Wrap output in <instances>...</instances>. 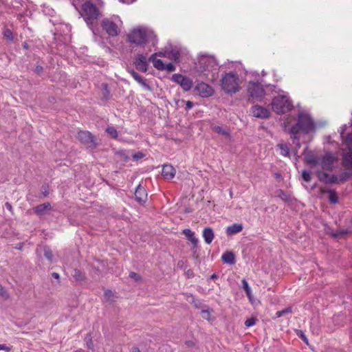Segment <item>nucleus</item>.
<instances>
[{"label": "nucleus", "instance_id": "obj_1", "mask_svg": "<svg viewBox=\"0 0 352 352\" xmlns=\"http://www.w3.org/2000/svg\"><path fill=\"white\" fill-rule=\"evenodd\" d=\"M314 129V122L311 116L308 114L299 113L298 115L297 122L291 128L289 133L291 138L294 140L300 139L298 134L302 132L305 134L309 133Z\"/></svg>", "mask_w": 352, "mask_h": 352}, {"label": "nucleus", "instance_id": "obj_2", "mask_svg": "<svg viewBox=\"0 0 352 352\" xmlns=\"http://www.w3.org/2000/svg\"><path fill=\"white\" fill-rule=\"evenodd\" d=\"M155 37L153 31L144 28H138L127 35V40L137 46H142L149 41L153 43Z\"/></svg>", "mask_w": 352, "mask_h": 352}, {"label": "nucleus", "instance_id": "obj_3", "mask_svg": "<svg viewBox=\"0 0 352 352\" xmlns=\"http://www.w3.org/2000/svg\"><path fill=\"white\" fill-rule=\"evenodd\" d=\"M272 110L277 114L289 112L293 107L292 101L285 96H278L272 102Z\"/></svg>", "mask_w": 352, "mask_h": 352}, {"label": "nucleus", "instance_id": "obj_4", "mask_svg": "<svg viewBox=\"0 0 352 352\" xmlns=\"http://www.w3.org/2000/svg\"><path fill=\"white\" fill-rule=\"evenodd\" d=\"M238 81L237 75L228 73L221 79V88L227 94H235L239 90Z\"/></svg>", "mask_w": 352, "mask_h": 352}, {"label": "nucleus", "instance_id": "obj_5", "mask_svg": "<svg viewBox=\"0 0 352 352\" xmlns=\"http://www.w3.org/2000/svg\"><path fill=\"white\" fill-rule=\"evenodd\" d=\"M82 16L87 24H92L99 16L98 8L91 1H86L82 6Z\"/></svg>", "mask_w": 352, "mask_h": 352}, {"label": "nucleus", "instance_id": "obj_6", "mask_svg": "<svg viewBox=\"0 0 352 352\" xmlns=\"http://www.w3.org/2000/svg\"><path fill=\"white\" fill-rule=\"evenodd\" d=\"M76 138L87 148L94 149L99 144L96 137L89 131H79Z\"/></svg>", "mask_w": 352, "mask_h": 352}, {"label": "nucleus", "instance_id": "obj_7", "mask_svg": "<svg viewBox=\"0 0 352 352\" xmlns=\"http://www.w3.org/2000/svg\"><path fill=\"white\" fill-rule=\"evenodd\" d=\"M248 92L250 97L257 100H261L265 95V90L259 82H250Z\"/></svg>", "mask_w": 352, "mask_h": 352}, {"label": "nucleus", "instance_id": "obj_8", "mask_svg": "<svg viewBox=\"0 0 352 352\" xmlns=\"http://www.w3.org/2000/svg\"><path fill=\"white\" fill-rule=\"evenodd\" d=\"M171 80L179 84L185 91L190 90L192 87V80L180 74H174L171 77Z\"/></svg>", "mask_w": 352, "mask_h": 352}, {"label": "nucleus", "instance_id": "obj_9", "mask_svg": "<svg viewBox=\"0 0 352 352\" xmlns=\"http://www.w3.org/2000/svg\"><path fill=\"white\" fill-rule=\"evenodd\" d=\"M199 65L202 72L218 69V63L214 56L204 57L199 61Z\"/></svg>", "mask_w": 352, "mask_h": 352}, {"label": "nucleus", "instance_id": "obj_10", "mask_svg": "<svg viewBox=\"0 0 352 352\" xmlns=\"http://www.w3.org/2000/svg\"><path fill=\"white\" fill-rule=\"evenodd\" d=\"M151 60L147 59L146 55L143 54H138L134 58L133 64L138 71L145 73L148 70V63Z\"/></svg>", "mask_w": 352, "mask_h": 352}, {"label": "nucleus", "instance_id": "obj_11", "mask_svg": "<svg viewBox=\"0 0 352 352\" xmlns=\"http://www.w3.org/2000/svg\"><path fill=\"white\" fill-rule=\"evenodd\" d=\"M336 162L337 157H336L333 153L328 152L322 157L320 165L323 170L331 171L333 169L334 163Z\"/></svg>", "mask_w": 352, "mask_h": 352}, {"label": "nucleus", "instance_id": "obj_12", "mask_svg": "<svg viewBox=\"0 0 352 352\" xmlns=\"http://www.w3.org/2000/svg\"><path fill=\"white\" fill-rule=\"evenodd\" d=\"M102 28L110 36H116L119 33V29L116 23L109 19H104L102 21Z\"/></svg>", "mask_w": 352, "mask_h": 352}, {"label": "nucleus", "instance_id": "obj_13", "mask_svg": "<svg viewBox=\"0 0 352 352\" xmlns=\"http://www.w3.org/2000/svg\"><path fill=\"white\" fill-rule=\"evenodd\" d=\"M159 55L166 56L173 60H177L180 57V51L177 47L169 45L165 47L164 53H160Z\"/></svg>", "mask_w": 352, "mask_h": 352}, {"label": "nucleus", "instance_id": "obj_14", "mask_svg": "<svg viewBox=\"0 0 352 352\" xmlns=\"http://www.w3.org/2000/svg\"><path fill=\"white\" fill-rule=\"evenodd\" d=\"M302 155H304V160L307 164L312 167H315L319 164L318 156L312 151L309 150L307 146L303 151Z\"/></svg>", "mask_w": 352, "mask_h": 352}, {"label": "nucleus", "instance_id": "obj_15", "mask_svg": "<svg viewBox=\"0 0 352 352\" xmlns=\"http://www.w3.org/2000/svg\"><path fill=\"white\" fill-rule=\"evenodd\" d=\"M195 90L198 92L199 95L203 98L211 96L214 93L212 87L203 82L198 83L195 86Z\"/></svg>", "mask_w": 352, "mask_h": 352}, {"label": "nucleus", "instance_id": "obj_16", "mask_svg": "<svg viewBox=\"0 0 352 352\" xmlns=\"http://www.w3.org/2000/svg\"><path fill=\"white\" fill-rule=\"evenodd\" d=\"M251 112L254 117L259 118H267L270 114L267 109L259 105H254L251 109Z\"/></svg>", "mask_w": 352, "mask_h": 352}, {"label": "nucleus", "instance_id": "obj_17", "mask_svg": "<svg viewBox=\"0 0 352 352\" xmlns=\"http://www.w3.org/2000/svg\"><path fill=\"white\" fill-rule=\"evenodd\" d=\"M317 175L319 180L325 184H336L338 180V177L336 175H329L325 172L318 171Z\"/></svg>", "mask_w": 352, "mask_h": 352}, {"label": "nucleus", "instance_id": "obj_18", "mask_svg": "<svg viewBox=\"0 0 352 352\" xmlns=\"http://www.w3.org/2000/svg\"><path fill=\"white\" fill-rule=\"evenodd\" d=\"M126 70L133 76V78L144 88L148 91L151 89L149 85L146 82V80L144 77L138 74V73H137L134 69L130 67H127Z\"/></svg>", "mask_w": 352, "mask_h": 352}, {"label": "nucleus", "instance_id": "obj_19", "mask_svg": "<svg viewBox=\"0 0 352 352\" xmlns=\"http://www.w3.org/2000/svg\"><path fill=\"white\" fill-rule=\"evenodd\" d=\"M135 199L140 204H144L147 200V193L144 187L138 185L135 192Z\"/></svg>", "mask_w": 352, "mask_h": 352}, {"label": "nucleus", "instance_id": "obj_20", "mask_svg": "<svg viewBox=\"0 0 352 352\" xmlns=\"http://www.w3.org/2000/svg\"><path fill=\"white\" fill-rule=\"evenodd\" d=\"M175 168L170 164H166L162 167V175L166 179H173L175 175Z\"/></svg>", "mask_w": 352, "mask_h": 352}, {"label": "nucleus", "instance_id": "obj_21", "mask_svg": "<svg viewBox=\"0 0 352 352\" xmlns=\"http://www.w3.org/2000/svg\"><path fill=\"white\" fill-rule=\"evenodd\" d=\"M243 229V226L242 223H234L231 226L227 227L226 233L227 236H232L239 232H241Z\"/></svg>", "mask_w": 352, "mask_h": 352}, {"label": "nucleus", "instance_id": "obj_22", "mask_svg": "<svg viewBox=\"0 0 352 352\" xmlns=\"http://www.w3.org/2000/svg\"><path fill=\"white\" fill-rule=\"evenodd\" d=\"M202 236L207 244H210L214 239V234L213 230L210 227L204 229Z\"/></svg>", "mask_w": 352, "mask_h": 352}, {"label": "nucleus", "instance_id": "obj_23", "mask_svg": "<svg viewBox=\"0 0 352 352\" xmlns=\"http://www.w3.org/2000/svg\"><path fill=\"white\" fill-rule=\"evenodd\" d=\"M221 259L223 263L234 265L236 263L235 255L232 252L227 251L223 254Z\"/></svg>", "mask_w": 352, "mask_h": 352}, {"label": "nucleus", "instance_id": "obj_24", "mask_svg": "<svg viewBox=\"0 0 352 352\" xmlns=\"http://www.w3.org/2000/svg\"><path fill=\"white\" fill-rule=\"evenodd\" d=\"M342 165L346 169H352V153L348 152L343 155Z\"/></svg>", "mask_w": 352, "mask_h": 352}, {"label": "nucleus", "instance_id": "obj_25", "mask_svg": "<svg viewBox=\"0 0 352 352\" xmlns=\"http://www.w3.org/2000/svg\"><path fill=\"white\" fill-rule=\"evenodd\" d=\"M155 55V54L151 55L149 57L148 60L153 62L154 67H155L157 69L160 71L165 70V64L163 63L162 60L154 58Z\"/></svg>", "mask_w": 352, "mask_h": 352}, {"label": "nucleus", "instance_id": "obj_26", "mask_svg": "<svg viewBox=\"0 0 352 352\" xmlns=\"http://www.w3.org/2000/svg\"><path fill=\"white\" fill-rule=\"evenodd\" d=\"M72 276L77 282H83L86 280V276L85 274L82 272L78 269H74L72 271Z\"/></svg>", "mask_w": 352, "mask_h": 352}, {"label": "nucleus", "instance_id": "obj_27", "mask_svg": "<svg viewBox=\"0 0 352 352\" xmlns=\"http://www.w3.org/2000/svg\"><path fill=\"white\" fill-rule=\"evenodd\" d=\"M280 150V154L285 157H290V151L287 144H278L277 145Z\"/></svg>", "mask_w": 352, "mask_h": 352}, {"label": "nucleus", "instance_id": "obj_28", "mask_svg": "<svg viewBox=\"0 0 352 352\" xmlns=\"http://www.w3.org/2000/svg\"><path fill=\"white\" fill-rule=\"evenodd\" d=\"M104 296L106 301L113 302L115 301L116 295L113 292L111 289H106L104 293Z\"/></svg>", "mask_w": 352, "mask_h": 352}, {"label": "nucleus", "instance_id": "obj_29", "mask_svg": "<svg viewBox=\"0 0 352 352\" xmlns=\"http://www.w3.org/2000/svg\"><path fill=\"white\" fill-rule=\"evenodd\" d=\"M277 197L281 199L284 201H289L291 200L290 195H288L283 190L279 189L276 192Z\"/></svg>", "mask_w": 352, "mask_h": 352}, {"label": "nucleus", "instance_id": "obj_30", "mask_svg": "<svg viewBox=\"0 0 352 352\" xmlns=\"http://www.w3.org/2000/svg\"><path fill=\"white\" fill-rule=\"evenodd\" d=\"M329 201L331 204H337L338 202V197L336 190H332L329 195Z\"/></svg>", "mask_w": 352, "mask_h": 352}, {"label": "nucleus", "instance_id": "obj_31", "mask_svg": "<svg viewBox=\"0 0 352 352\" xmlns=\"http://www.w3.org/2000/svg\"><path fill=\"white\" fill-rule=\"evenodd\" d=\"M344 144L350 151H352V132L347 134L346 136Z\"/></svg>", "mask_w": 352, "mask_h": 352}, {"label": "nucleus", "instance_id": "obj_32", "mask_svg": "<svg viewBox=\"0 0 352 352\" xmlns=\"http://www.w3.org/2000/svg\"><path fill=\"white\" fill-rule=\"evenodd\" d=\"M242 287L243 289L245 290L247 296L250 298L251 297V289L249 287L248 283L245 279L242 280Z\"/></svg>", "mask_w": 352, "mask_h": 352}, {"label": "nucleus", "instance_id": "obj_33", "mask_svg": "<svg viewBox=\"0 0 352 352\" xmlns=\"http://www.w3.org/2000/svg\"><path fill=\"white\" fill-rule=\"evenodd\" d=\"M106 131L113 138H116L118 137L117 130L113 126H108L106 129Z\"/></svg>", "mask_w": 352, "mask_h": 352}, {"label": "nucleus", "instance_id": "obj_34", "mask_svg": "<svg viewBox=\"0 0 352 352\" xmlns=\"http://www.w3.org/2000/svg\"><path fill=\"white\" fill-rule=\"evenodd\" d=\"M352 175L351 171H344L340 174L339 179L341 182H344L349 179Z\"/></svg>", "mask_w": 352, "mask_h": 352}, {"label": "nucleus", "instance_id": "obj_35", "mask_svg": "<svg viewBox=\"0 0 352 352\" xmlns=\"http://www.w3.org/2000/svg\"><path fill=\"white\" fill-rule=\"evenodd\" d=\"M311 173L309 170H304L302 172V177L303 180L305 181L306 182H311Z\"/></svg>", "mask_w": 352, "mask_h": 352}, {"label": "nucleus", "instance_id": "obj_36", "mask_svg": "<svg viewBox=\"0 0 352 352\" xmlns=\"http://www.w3.org/2000/svg\"><path fill=\"white\" fill-rule=\"evenodd\" d=\"M194 307L197 309H201L203 307H206V306L203 305L202 302L199 300H197L195 298L192 297V300L191 302Z\"/></svg>", "mask_w": 352, "mask_h": 352}, {"label": "nucleus", "instance_id": "obj_37", "mask_svg": "<svg viewBox=\"0 0 352 352\" xmlns=\"http://www.w3.org/2000/svg\"><path fill=\"white\" fill-rule=\"evenodd\" d=\"M297 336L301 338L307 344H308V339L307 336H305V333L300 329H297L296 331Z\"/></svg>", "mask_w": 352, "mask_h": 352}, {"label": "nucleus", "instance_id": "obj_38", "mask_svg": "<svg viewBox=\"0 0 352 352\" xmlns=\"http://www.w3.org/2000/svg\"><path fill=\"white\" fill-rule=\"evenodd\" d=\"M292 312V307H287L281 311H278L276 312V316L277 317H280L285 314H289V313H291Z\"/></svg>", "mask_w": 352, "mask_h": 352}, {"label": "nucleus", "instance_id": "obj_39", "mask_svg": "<svg viewBox=\"0 0 352 352\" xmlns=\"http://www.w3.org/2000/svg\"><path fill=\"white\" fill-rule=\"evenodd\" d=\"M182 233L188 238L190 241L192 238L195 237L194 232H192L190 229H184L182 231Z\"/></svg>", "mask_w": 352, "mask_h": 352}, {"label": "nucleus", "instance_id": "obj_40", "mask_svg": "<svg viewBox=\"0 0 352 352\" xmlns=\"http://www.w3.org/2000/svg\"><path fill=\"white\" fill-rule=\"evenodd\" d=\"M34 210L37 214L42 216L44 214V204L38 205Z\"/></svg>", "mask_w": 352, "mask_h": 352}, {"label": "nucleus", "instance_id": "obj_41", "mask_svg": "<svg viewBox=\"0 0 352 352\" xmlns=\"http://www.w3.org/2000/svg\"><path fill=\"white\" fill-rule=\"evenodd\" d=\"M85 342L88 349H94V344L92 341V338L90 335H87L85 338Z\"/></svg>", "mask_w": 352, "mask_h": 352}, {"label": "nucleus", "instance_id": "obj_42", "mask_svg": "<svg viewBox=\"0 0 352 352\" xmlns=\"http://www.w3.org/2000/svg\"><path fill=\"white\" fill-rule=\"evenodd\" d=\"M256 319L254 317H252V318H248L245 321V325L248 327H252L253 325L255 324L256 323Z\"/></svg>", "mask_w": 352, "mask_h": 352}, {"label": "nucleus", "instance_id": "obj_43", "mask_svg": "<svg viewBox=\"0 0 352 352\" xmlns=\"http://www.w3.org/2000/svg\"><path fill=\"white\" fill-rule=\"evenodd\" d=\"M179 102H181L182 103H186V111H188V110H190V109H192V107H193V105H194V104H193V102H192L189 101V100H188V101H187V102H185V100H177V101L176 102L177 104H178V103H179Z\"/></svg>", "mask_w": 352, "mask_h": 352}, {"label": "nucleus", "instance_id": "obj_44", "mask_svg": "<svg viewBox=\"0 0 352 352\" xmlns=\"http://www.w3.org/2000/svg\"><path fill=\"white\" fill-rule=\"evenodd\" d=\"M202 318L205 320H209L210 316V311L208 309L201 310Z\"/></svg>", "mask_w": 352, "mask_h": 352}, {"label": "nucleus", "instance_id": "obj_45", "mask_svg": "<svg viewBox=\"0 0 352 352\" xmlns=\"http://www.w3.org/2000/svg\"><path fill=\"white\" fill-rule=\"evenodd\" d=\"M214 130L215 132H217L219 134H222V135H227L228 134L222 127H221L219 126H215L214 127Z\"/></svg>", "mask_w": 352, "mask_h": 352}, {"label": "nucleus", "instance_id": "obj_46", "mask_svg": "<svg viewBox=\"0 0 352 352\" xmlns=\"http://www.w3.org/2000/svg\"><path fill=\"white\" fill-rule=\"evenodd\" d=\"M129 277L131 278L134 279L135 281H140L141 280V276L138 274H137L136 272H131L129 273Z\"/></svg>", "mask_w": 352, "mask_h": 352}, {"label": "nucleus", "instance_id": "obj_47", "mask_svg": "<svg viewBox=\"0 0 352 352\" xmlns=\"http://www.w3.org/2000/svg\"><path fill=\"white\" fill-rule=\"evenodd\" d=\"M4 36L6 37L9 41L13 40L12 32L10 30L7 29L4 32Z\"/></svg>", "mask_w": 352, "mask_h": 352}, {"label": "nucleus", "instance_id": "obj_48", "mask_svg": "<svg viewBox=\"0 0 352 352\" xmlns=\"http://www.w3.org/2000/svg\"><path fill=\"white\" fill-rule=\"evenodd\" d=\"M165 70H167L168 72H172L175 70V67L173 63H170L165 65Z\"/></svg>", "mask_w": 352, "mask_h": 352}, {"label": "nucleus", "instance_id": "obj_49", "mask_svg": "<svg viewBox=\"0 0 352 352\" xmlns=\"http://www.w3.org/2000/svg\"><path fill=\"white\" fill-rule=\"evenodd\" d=\"M144 157V155L142 152H137L133 155V159L134 160H138Z\"/></svg>", "mask_w": 352, "mask_h": 352}, {"label": "nucleus", "instance_id": "obj_50", "mask_svg": "<svg viewBox=\"0 0 352 352\" xmlns=\"http://www.w3.org/2000/svg\"><path fill=\"white\" fill-rule=\"evenodd\" d=\"M349 232L348 230H340L334 234V236L338 237L339 236H344L347 234Z\"/></svg>", "mask_w": 352, "mask_h": 352}, {"label": "nucleus", "instance_id": "obj_51", "mask_svg": "<svg viewBox=\"0 0 352 352\" xmlns=\"http://www.w3.org/2000/svg\"><path fill=\"white\" fill-rule=\"evenodd\" d=\"M52 257H53V254H52V251L50 250H47L45 249V258H47L49 261L52 262Z\"/></svg>", "mask_w": 352, "mask_h": 352}, {"label": "nucleus", "instance_id": "obj_52", "mask_svg": "<svg viewBox=\"0 0 352 352\" xmlns=\"http://www.w3.org/2000/svg\"><path fill=\"white\" fill-rule=\"evenodd\" d=\"M11 349L10 347L8 346L7 345L4 344H0V351H5L6 352L10 351Z\"/></svg>", "mask_w": 352, "mask_h": 352}, {"label": "nucleus", "instance_id": "obj_53", "mask_svg": "<svg viewBox=\"0 0 352 352\" xmlns=\"http://www.w3.org/2000/svg\"><path fill=\"white\" fill-rule=\"evenodd\" d=\"M190 241L192 243L193 249L197 248L198 244V239L195 236L190 240Z\"/></svg>", "mask_w": 352, "mask_h": 352}, {"label": "nucleus", "instance_id": "obj_54", "mask_svg": "<svg viewBox=\"0 0 352 352\" xmlns=\"http://www.w3.org/2000/svg\"><path fill=\"white\" fill-rule=\"evenodd\" d=\"M7 296V292L4 287L0 284V296L5 297Z\"/></svg>", "mask_w": 352, "mask_h": 352}, {"label": "nucleus", "instance_id": "obj_55", "mask_svg": "<svg viewBox=\"0 0 352 352\" xmlns=\"http://www.w3.org/2000/svg\"><path fill=\"white\" fill-rule=\"evenodd\" d=\"M45 217H46L47 215H49V212L47 211L51 209V205L50 203L45 202Z\"/></svg>", "mask_w": 352, "mask_h": 352}, {"label": "nucleus", "instance_id": "obj_56", "mask_svg": "<svg viewBox=\"0 0 352 352\" xmlns=\"http://www.w3.org/2000/svg\"><path fill=\"white\" fill-rule=\"evenodd\" d=\"M186 276L188 277V278H191V277H193L194 276V273H193V271L190 269L188 270L186 272Z\"/></svg>", "mask_w": 352, "mask_h": 352}, {"label": "nucleus", "instance_id": "obj_57", "mask_svg": "<svg viewBox=\"0 0 352 352\" xmlns=\"http://www.w3.org/2000/svg\"><path fill=\"white\" fill-rule=\"evenodd\" d=\"M185 264H186L185 261H184L182 260L179 261L177 263V267L182 269V268H184Z\"/></svg>", "mask_w": 352, "mask_h": 352}, {"label": "nucleus", "instance_id": "obj_58", "mask_svg": "<svg viewBox=\"0 0 352 352\" xmlns=\"http://www.w3.org/2000/svg\"><path fill=\"white\" fill-rule=\"evenodd\" d=\"M52 277H53V278H54L55 279L58 280V283H59V282H60V281H59L60 276H59V274H58V273H56V272H53V273L52 274Z\"/></svg>", "mask_w": 352, "mask_h": 352}, {"label": "nucleus", "instance_id": "obj_59", "mask_svg": "<svg viewBox=\"0 0 352 352\" xmlns=\"http://www.w3.org/2000/svg\"><path fill=\"white\" fill-rule=\"evenodd\" d=\"M5 207L7 210L12 211V206L9 202H6L5 204Z\"/></svg>", "mask_w": 352, "mask_h": 352}, {"label": "nucleus", "instance_id": "obj_60", "mask_svg": "<svg viewBox=\"0 0 352 352\" xmlns=\"http://www.w3.org/2000/svg\"><path fill=\"white\" fill-rule=\"evenodd\" d=\"M331 190H331V189L322 188L321 189V192L323 193V194H324V193H329V194Z\"/></svg>", "mask_w": 352, "mask_h": 352}, {"label": "nucleus", "instance_id": "obj_61", "mask_svg": "<svg viewBox=\"0 0 352 352\" xmlns=\"http://www.w3.org/2000/svg\"><path fill=\"white\" fill-rule=\"evenodd\" d=\"M135 1V0H120V1L124 3H127V4L131 3L134 2Z\"/></svg>", "mask_w": 352, "mask_h": 352}, {"label": "nucleus", "instance_id": "obj_62", "mask_svg": "<svg viewBox=\"0 0 352 352\" xmlns=\"http://www.w3.org/2000/svg\"><path fill=\"white\" fill-rule=\"evenodd\" d=\"M41 252H42V247L41 246H38V248H36V254L38 255H41Z\"/></svg>", "mask_w": 352, "mask_h": 352}, {"label": "nucleus", "instance_id": "obj_63", "mask_svg": "<svg viewBox=\"0 0 352 352\" xmlns=\"http://www.w3.org/2000/svg\"><path fill=\"white\" fill-rule=\"evenodd\" d=\"M192 252H193V256L196 258H197L199 257L198 254H197V251H196V248L195 249H193L192 248Z\"/></svg>", "mask_w": 352, "mask_h": 352}, {"label": "nucleus", "instance_id": "obj_64", "mask_svg": "<svg viewBox=\"0 0 352 352\" xmlns=\"http://www.w3.org/2000/svg\"><path fill=\"white\" fill-rule=\"evenodd\" d=\"M132 351H133V352H141V351L140 350V349H139V348H138V347H133V349H132Z\"/></svg>", "mask_w": 352, "mask_h": 352}]
</instances>
